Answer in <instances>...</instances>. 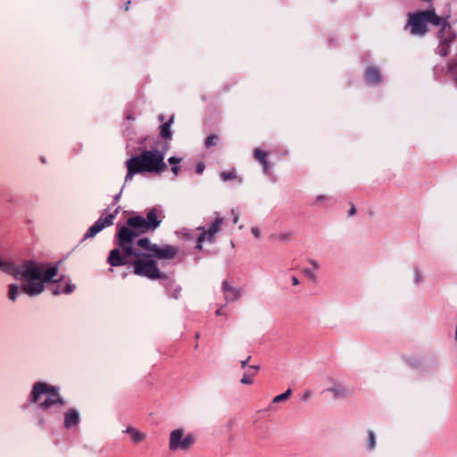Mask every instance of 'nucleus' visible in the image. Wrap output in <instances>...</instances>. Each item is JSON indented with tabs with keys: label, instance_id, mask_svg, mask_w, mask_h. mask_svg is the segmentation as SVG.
<instances>
[{
	"label": "nucleus",
	"instance_id": "obj_1",
	"mask_svg": "<svg viewBox=\"0 0 457 457\" xmlns=\"http://www.w3.org/2000/svg\"><path fill=\"white\" fill-rule=\"evenodd\" d=\"M131 248L136 253L127 254L120 248L111 250L107 258L108 264L112 267L131 266L135 275L152 280L166 278L160 270L156 259L172 260L179 253L176 246L166 245L160 247L156 244H152L147 237L138 239Z\"/></svg>",
	"mask_w": 457,
	"mask_h": 457
},
{
	"label": "nucleus",
	"instance_id": "obj_2",
	"mask_svg": "<svg viewBox=\"0 0 457 457\" xmlns=\"http://www.w3.org/2000/svg\"><path fill=\"white\" fill-rule=\"evenodd\" d=\"M0 270L12 275L16 279L25 282L22 285L21 292L29 296L44 292L45 285L53 282L58 273L57 267L46 268L45 264L35 261H26L17 266L0 259Z\"/></svg>",
	"mask_w": 457,
	"mask_h": 457
},
{
	"label": "nucleus",
	"instance_id": "obj_3",
	"mask_svg": "<svg viewBox=\"0 0 457 457\" xmlns=\"http://www.w3.org/2000/svg\"><path fill=\"white\" fill-rule=\"evenodd\" d=\"M164 215L162 210L158 208L150 209L146 217L139 215L128 218L126 225L119 228L115 235V245L127 254L136 253L131 248L134 245L135 239L140 235L149 231H154L162 223Z\"/></svg>",
	"mask_w": 457,
	"mask_h": 457
},
{
	"label": "nucleus",
	"instance_id": "obj_4",
	"mask_svg": "<svg viewBox=\"0 0 457 457\" xmlns=\"http://www.w3.org/2000/svg\"><path fill=\"white\" fill-rule=\"evenodd\" d=\"M165 154L158 149H144L139 155L133 156L126 161V181L131 180L136 174L145 172L161 174L167 170L164 162Z\"/></svg>",
	"mask_w": 457,
	"mask_h": 457
},
{
	"label": "nucleus",
	"instance_id": "obj_5",
	"mask_svg": "<svg viewBox=\"0 0 457 457\" xmlns=\"http://www.w3.org/2000/svg\"><path fill=\"white\" fill-rule=\"evenodd\" d=\"M442 19L436 13L435 8L410 12L404 29H410V33L417 37H424L428 31V24L439 26Z\"/></svg>",
	"mask_w": 457,
	"mask_h": 457
},
{
	"label": "nucleus",
	"instance_id": "obj_6",
	"mask_svg": "<svg viewBox=\"0 0 457 457\" xmlns=\"http://www.w3.org/2000/svg\"><path fill=\"white\" fill-rule=\"evenodd\" d=\"M46 395V398L39 403V406L46 410L55 404L61 406L65 404L63 399L60 396L58 388L44 382H37L31 391V401L38 403L41 395Z\"/></svg>",
	"mask_w": 457,
	"mask_h": 457
},
{
	"label": "nucleus",
	"instance_id": "obj_7",
	"mask_svg": "<svg viewBox=\"0 0 457 457\" xmlns=\"http://www.w3.org/2000/svg\"><path fill=\"white\" fill-rule=\"evenodd\" d=\"M223 223L224 219L222 217L217 216L212 224L208 228H205L204 227H198L197 230L201 231V234L196 239L195 248L202 250L204 242H208L211 244L214 243L216 240V235L220 232Z\"/></svg>",
	"mask_w": 457,
	"mask_h": 457
},
{
	"label": "nucleus",
	"instance_id": "obj_8",
	"mask_svg": "<svg viewBox=\"0 0 457 457\" xmlns=\"http://www.w3.org/2000/svg\"><path fill=\"white\" fill-rule=\"evenodd\" d=\"M184 429L178 428L173 430L170 436L169 448L171 451L181 449L183 451L188 450L195 443V438L193 435L189 434L183 437Z\"/></svg>",
	"mask_w": 457,
	"mask_h": 457
},
{
	"label": "nucleus",
	"instance_id": "obj_9",
	"mask_svg": "<svg viewBox=\"0 0 457 457\" xmlns=\"http://www.w3.org/2000/svg\"><path fill=\"white\" fill-rule=\"evenodd\" d=\"M117 211L114 213H111L106 217H100L87 231L84 236V239L94 237L96 234L102 231L105 227L113 224V220L116 217Z\"/></svg>",
	"mask_w": 457,
	"mask_h": 457
},
{
	"label": "nucleus",
	"instance_id": "obj_10",
	"mask_svg": "<svg viewBox=\"0 0 457 457\" xmlns=\"http://www.w3.org/2000/svg\"><path fill=\"white\" fill-rule=\"evenodd\" d=\"M442 19V22L438 27H440L439 31L437 32V38L439 41H454L456 38V33L453 31L450 21V14L440 16Z\"/></svg>",
	"mask_w": 457,
	"mask_h": 457
},
{
	"label": "nucleus",
	"instance_id": "obj_11",
	"mask_svg": "<svg viewBox=\"0 0 457 457\" xmlns=\"http://www.w3.org/2000/svg\"><path fill=\"white\" fill-rule=\"evenodd\" d=\"M222 291L224 298L228 303L238 300L242 294L240 288L232 287L227 280L222 283Z\"/></svg>",
	"mask_w": 457,
	"mask_h": 457
},
{
	"label": "nucleus",
	"instance_id": "obj_12",
	"mask_svg": "<svg viewBox=\"0 0 457 457\" xmlns=\"http://www.w3.org/2000/svg\"><path fill=\"white\" fill-rule=\"evenodd\" d=\"M79 413L75 409H69L64 413V427L66 428H71L79 423Z\"/></svg>",
	"mask_w": 457,
	"mask_h": 457
},
{
	"label": "nucleus",
	"instance_id": "obj_13",
	"mask_svg": "<svg viewBox=\"0 0 457 457\" xmlns=\"http://www.w3.org/2000/svg\"><path fill=\"white\" fill-rule=\"evenodd\" d=\"M326 391H329L333 394L335 398H345L353 395V391L344 385H335L332 387L328 388Z\"/></svg>",
	"mask_w": 457,
	"mask_h": 457
},
{
	"label": "nucleus",
	"instance_id": "obj_14",
	"mask_svg": "<svg viewBox=\"0 0 457 457\" xmlns=\"http://www.w3.org/2000/svg\"><path fill=\"white\" fill-rule=\"evenodd\" d=\"M365 79L370 84H378L381 81L379 70L376 67H368L365 71Z\"/></svg>",
	"mask_w": 457,
	"mask_h": 457
},
{
	"label": "nucleus",
	"instance_id": "obj_15",
	"mask_svg": "<svg viewBox=\"0 0 457 457\" xmlns=\"http://www.w3.org/2000/svg\"><path fill=\"white\" fill-rule=\"evenodd\" d=\"M253 156L254 159L262 165L264 173H269L270 167L267 162L268 153L260 148H256L254 149Z\"/></svg>",
	"mask_w": 457,
	"mask_h": 457
},
{
	"label": "nucleus",
	"instance_id": "obj_16",
	"mask_svg": "<svg viewBox=\"0 0 457 457\" xmlns=\"http://www.w3.org/2000/svg\"><path fill=\"white\" fill-rule=\"evenodd\" d=\"M174 121V116L172 115L168 121L164 122L160 127V136L166 140H170L172 138V132L170 130L171 124Z\"/></svg>",
	"mask_w": 457,
	"mask_h": 457
},
{
	"label": "nucleus",
	"instance_id": "obj_17",
	"mask_svg": "<svg viewBox=\"0 0 457 457\" xmlns=\"http://www.w3.org/2000/svg\"><path fill=\"white\" fill-rule=\"evenodd\" d=\"M126 432L130 435L131 440L134 444H138L145 438V435L144 433L132 427H129L126 429Z\"/></svg>",
	"mask_w": 457,
	"mask_h": 457
},
{
	"label": "nucleus",
	"instance_id": "obj_18",
	"mask_svg": "<svg viewBox=\"0 0 457 457\" xmlns=\"http://www.w3.org/2000/svg\"><path fill=\"white\" fill-rule=\"evenodd\" d=\"M453 41H439L437 46V54L443 57L448 55L451 48V45Z\"/></svg>",
	"mask_w": 457,
	"mask_h": 457
},
{
	"label": "nucleus",
	"instance_id": "obj_19",
	"mask_svg": "<svg viewBox=\"0 0 457 457\" xmlns=\"http://www.w3.org/2000/svg\"><path fill=\"white\" fill-rule=\"evenodd\" d=\"M50 290L52 291V294L54 295H57L61 293L70 294L73 290V287L71 285L68 284L62 289V285L58 284V285H54L50 288Z\"/></svg>",
	"mask_w": 457,
	"mask_h": 457
},
{
	"label": "nucleus",
	"instance_id": "obj_20",
	"mask_svg": "<svg viewBox=\"0 0 457 457\" xmlns=\"http://www.w3.org/2000/svg\"><path fill=\"white\" fill-rule=\"evenodd\" d=\"M292 237L293 233L287 231L271 235V239L274 241L286 242L291 240Z\"/></svg>",
	"mask_w": 457,
	"mask_h": 457
},
{
	"label": "nucleus",
	"instance_id": "obj_21",
	"mask_svg": "<svg viewBox=\"0 0 457 457\" xmlns=\"http://www.w3.org/2000/svg\"><path fill=\"white\" fill-rule=\"evenodd\" d=\"M21 293V289L18 285L16 284H11L8 287V298L14 302L18 296V295Z\"/></svg>",
	"mask_w": 457,
	"mask_h": 457
},
{
	"label": "nucleus",
	"instance_id": "obj_22",
	"mask_svg": "<svg viewBox=\"0 0 457 457\" xmlns=\"http://www.w3.org/2000/svg\"><path fill=\"white\" fill-rule=\"evenodd\" d=\"M219 136L216 134H212L206 137L204 141V146L206 148H210L212 146L217 145L219 143Z\"/></svg>",
	"mask_w": 457,
	"mask_h": 457
},
{
	"label": "nucleus",
	"instance_id": "obj_23",
	"mask_svg": "<svg viewBox=\"0 0 457 457\" xmlns=\"http://www.w3.org/2000/svg\"><path fill=\"white\" fill-rule=\"evenodd\" d=\"M447 70L453 74L454 80L457 83V58H453L449 62Z\"/></svg>",
	"mask_w": 457,
	"mask_h": 457
},
{
	"label": "nucleus",
	"instance_id": "obj_24",
	"mask_svg": "<svg viewBox=\"0 0 457 457\" xmlns=\"http://www.w3.org/2000/svg\"><path fill=\"white\" fill-rule=\"evenodd\" d=\"M291 394H292V390L291 389H287L285 393L275 396L273 398V400H272V403H278L286 401V400H287L289 398Z\"/></svg>",
	"mask_w": 457,
	"mask_h": 457
},
{
	"label": "nucleus",
	"instance_id": "obj_25",
	"mask_svg": "<svg viewBox=\"0 0 457 457\" xmlns=\"http://www.w3.org/2000/svg\"><path fill=\"white\" fill-rule=\"evenodd\" d=\"M368 449L373 450L376 446V436L375 433L372 430L368 431Z\"/></svg>",
	"mask_w": 457,
	"mask_h": 457
},
{
	"label": "nucleus",
	"instance_id": "obj_26",
	"mask_svg": "<svg viewBox=\"0 0 457 457\" xmlns=\"http://www.w3.org/2000/svg\"><path fill=\"white\" fill-rule=\"evenodd\" d=\"M222 180L228 181L237 178L235 171H223L220 174Z\"/></svg>",
	"mask_w": 457,
	"mask_h": 457
},
{
	"label": "nucleus",
	"instance_id": "obj_27",
	"mask_svg": "<svg viewBox=\"0 0 457 457\" xmlns=\"http://www.w3.org/2000/svg\"><path fill=\"white\" fill-rule=\"evenodd\" d=\"M303 272L312 282H316L317 281L316 275L310 269L305 268V269L303 270Z\"/></svg>",
	"mask_w": 457,
	"mask_h": 457
},
{
	"label": "nucleus",
	"instance_id": "obj_28",
	"mask_svg": "<svg viewBox=\"0 0 457 457\" xmlns=\"http://www.w3.org/2000/svg\"><path fill=\"white\" fill-rule=\"evenodd\" d=\"M253 376H254V373H252L251 375L245 374L241 378L240 382L245 385H251L253 383V380L252 378Z\"/></svg>",
	"mask_w": 457,
	"mask_h": 457
},
{
	"label": "nucleus",
	"instance_id": "obj_29",
	"mask_svg": "<svg viewBox=\"0 0 457 457\" xmlns=\"http://www.w3.org/2000/svg\"><path fill=\"white\" fill-rule=\"evenodd\" d=\"M168 162L172 165H177L178 163H179L181 162V159L180 158H178V157H175V156H172V157H170L168 159Z\"/></svg>",
	"mask_w": 457,
	"mask_h": 457
},
{
	"label": "nucleus",
	"instance_id": "obj_30",
	"mask_svg": "<svg viewBox=\"0 0 457 457\" xmlns=\"http://www.w3.org/2000/svg\"><path fill=\"white\" fill-rule=\"evenodd\" d=\"M251 232L254 236L255 238H259L261 237V230L257 227H253L251 228Z\"/></svg>",
	"mask_w": 457,
	"mask_h": 457
},
{
	"label": "nucleus",
	"instance_id": "obj_31",
	"mask_svg": "<svg viewBox=\"0 0 457 457\" xmlns=\"http://www.w3.org/2000/svg\"><path fill=\"white\" fill-rule=\"evenodd\" d=\"M231 214L233 216V223L237 224L238 222V220H239V213L235 209H232L231 210Z\"/></svg>",
	"mask_w": 457,
	"mask_h": 457
},
{
	"label": "nucleus",
	"instance_id": "obj_32",
	"mask_svg": "<svg viewBox=\"0 0 457 457\" xmlns=\"http://www.w3.org/2000/svg\"><path fill=\"white\" fill-rule=\"evenodd\" d=\"M204 168H205L204 164L203 162H199L196 164L195 171L198 174H201L204 171Z\"/></svg>",
	"mask_w": 457,
	"mask_h": 457
},
{
	"label": "nucleus",
	"instance_id": "obj_33",
	"mask_svg": "<svg viewBox=\"0 0 457 457\" xmlns=\"http://www.w3.org/2000/svg\"><path fill=\"white\" fill-rule=\"evenodd\" d=\"M250 359H251V356L249 355V356H247V358L245 360L240 361L242 369H245L247 366Z\"/></svg>",
	"mask_w": 457,
	"mask_h": 457
},
{
	"label": "nucleus",
	"instance_id": "obj_34",
	"mask_svg": "<svg viewBox=\"0 0 457 457\" xmlns=\"http://www.w3.org/2000/svg\"><path fill=\"white\" fill-rule=\"evenodd\" d=\"M179 168L177 165L171 167V171L175 176H178Z\"/></svg>",
	"mask_w": 457,
	"mask_h": 457
},
{
	"label": "nucleus",
	"instance_id": "obj_35",
	"mask_svg": "<svg viewBox=\"0 0 457 457\" xmlns=\"http://www.w3.org/2000/svg\"><path fill=\"white\" fill-rule=\"evenodd\" d=\"M308 262H309V263H311L312 265V267L314 269H316V270L319 269L320 266H319V263L316 261L309 260Z\"/></svg>",
	"mask_w": 457,
	"mask_h": 457
},
{
	"label": "nucleus",
	"instance_id": "obj_36",
	"mask_svg": "<svg viewBox=\"0 0 457 457\" xmlns=\"http://www.w3.org/2000/svg\"><path fill=\"white\" fill-rule=\"evenodd\" d=\"M355 212H356V209H355L354 205H352V207L350 208V210L348 212V215L353 216V214H355Z\"/></svg>",
	"mask_w": 457,
	"mask_h": 457
},
{
	"label": "nucleus",
	"instance_id": "obj_37",
	"mask_svg": "<svg viewBox=\"0 0 457 457\" xmlns=\"http://www.w3.org/2000/svg\"><path fill=\"white\" fill-rule=\"evenodd\" d=\"M259 369H260V366H258V365H257V366L252 365V366H249V368H248V371H250V370H253L254 371L253 373L255 374V372H256Z\"/></svg>",
	"mask_w": 457,
	"mask_h": 457
},
{
	"label": "nucleus",
	"instance_id": "obj_38",
	"mask_svg": "<svg viewBox=\"0 0 457 457\" xmlns=\"http://www.w3.org/2000/svg\"><path fill=\"white\" fill-rule=\"evenodd\" d=\"M292 283H293V285H294V286H297V285H299V280H298V278H297L296 277H293V278H292Z\"/></svg>",
	"mask_w": 457,
	"mask_h": 457
},
{
	"label": "nucleus",
	"instance_id": "obj_39",
	"mask_svg": "<svg viewBox=\"0 0 457 457\" xmlns=\"http://www.w3.org/2000/svg\"><path fill=\"white\" fill-rule=\"evenodd\" d=\"M131 2L129 0L125 4V12L129 11Z\"/></svg>",
	"mask_w": 457,
	"mask_h": 457
},
{
	"label": "nucleus",
	"instance_id": "obj_40",
	"mask_svg": "<svg viewBox=\"0 0 457 457\" xmlns=\"http://www.w3.org/2000/svg\"><path fill=\"white\" fill-rule=\"evenodd\" d=\"M310 395H311V393H310V392H305V393H304V395H303V400H307V399L310 397Z\"/></svg>",
	"mask_w": 457,
	"mask_h": 457
},
{
	"label": "nucleus",
	"instance_id": "obj_41",
	"mask_svg": "<svg viewBox=\"0 0 457 457\" xmlns=\"http://www.w3.org/2000/svg\"><path fill=\"white\" fill-rule=\"evenodd\" d=\"M223 312H222V307L221 308H219L217 311H216V315H222Z\"/></svg>",
	"mask_w": 457,
	"mask_h": 457
},
{
	"label": "nucleus",
	"instance_id": "obj_42",
	"mask_svg": "<svg viewBox=\"0 0 457 457\" xmlns=\"http://www.w3.org/2000/svg\"><path fill=\"white\" fill-rule=\"evenodd\" d=\"M326 199V196L325 195H319L317 197V201H321V200H325Z\"/></svg>",
	"mask_w": 457,
	"mask_h": 457
},
{
	"label": "nucleus",
	"instance_id": "obj_43",
	"mask_svg": "<svg viewBox=\"0 0 457 457\" xmlns=\"http://www.w3.org/2000/svg\"><path fill=\"white\" fill-rule=\"evenodd\" d=\"M41 161H42L43 163L46 162V159L44 157L41 158Z\"/></svg>",
	"mask_w": 457,
	"mask_h": 457
}]
</instances>
